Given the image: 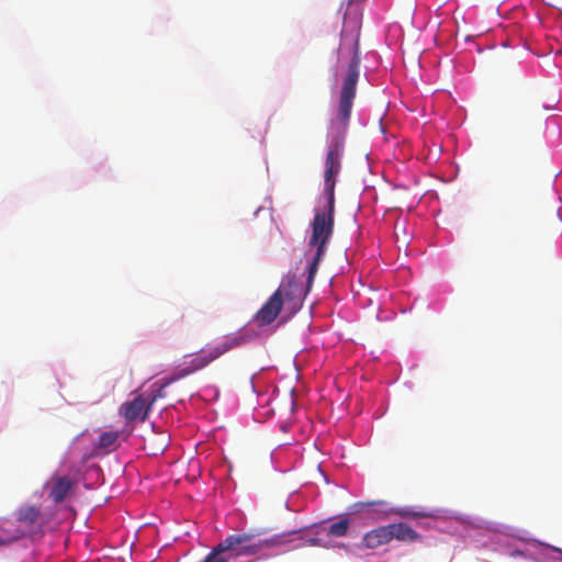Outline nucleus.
I'll list each match as a JSON object with an SVG mask.
<instances>
[{
  "instance_id": "obj_1",
  "label": "nucleus",
  "mask_w": 562,
  "mask_h": 562,
  "mask_svg": "<svg viewBox=\"0 0 562 562\" xmlns=\"http://www.w3.org/2000/svg\"><path fill=\"white\" fill-rule=\"evenodd\" d=\"M360 12L356 9H349L344 15V25L338 47V59H349V61L339 91L337 113L330 122L328 149L325 158L323 191L326 196V203L323 207L315 210V214H324L325 217L334 218L335 215L336 178L341 171L345 134L349 125L360 75Z\"/></svg>"
},
{
  "instance_id": "obj_2",
  "label": "nucleus",
  "mask_w": 562,
  "mask_h": 562,
  "mask_svg": "<svg viewBox=\"0 0 562 562\" xmlns=\"http://www.w3.org/2000/svg\"><path fill=\"white\" fill-rule=\"evenodd\" d=\"M249 340L250 335L245 331H235L217 338L198 352L186 356L184 359L189 360H186L181 368L169 375L165 385H170L180 379L205 369L223 355L247 344Z\"/></svg>"
},
{
  "instance_id": "obj_3",
  "label": "nucleus",
  "mask_w": 562,
  "mask_h": 562,
  "mask_svg": "<svg viewBox=\"0 0 562 562\" xmlns=\"http://www.w3.org/2000/svg\"><path fill=\"white\" fill-rule=\"evenodd\" d=\"M288 536H274L271 538H261L252 532H238L228 535L221 541L228 558L238 557H267L268 552L285 546L290 542Z\"/></svg>"
},
{
  "instance_id": "obj_4",
  "label": "nucleus",
  "mask_w": 562,
  "mask_h": 562,
  "mask_svg": "<svg viewBox=\"0 0 562 562\" xmlns=\"http://www.w3.org/2000/svg\"><path fill=\"white\" fill-rule=\"evenodd\" d=\"M312 234L308 239V246L315 248V254L308 265L306 288L313 284L314 278L318 271V266L326 251L327 244L334 233V218L325 217L324 214H314L311 223Z\"/></svg>"
},
{
  "instance_id": "obj_5",
  "label": "nucleus",
  "mask_w": 562,
  "mask_h": 562,
  "mask_svg": "<svg viewBox=\"0 0 562 562\" xmlns=\"http://www.w3.org/2000/svg\"><path fill=\"white\" fill-rule=\"evenodd\" d=\"M13 521L23 531V538L41 533L47 522L41 508L30 504L22 505L15 510Z\"/></svg>"
},
{
  "instance_id": "obj_6",
  "label": "nucleus",
  "mask_w": 562,
  "mask_h": 562,
  "mask_svg": "<svg viewBox=\"0 0 562 562\" xmlns=\"http://www.w3.org/2000/svg\"><path fill=\"white\" fill-rule=\"evenodd\" d=\"M284 297H290L289 291L282 288L276 290L261 308L255 314L254 322L259 327L272 324L283 307Z\"/></svg>"
},
{
  "instance_id": "obj_7",
  "label": "nucleus",
  "mask_w": 562,
  "mask_h": 562,
  "mask_svg": "<svg viewBox=\"0 0 562 562\" xmlns=\"http://www.w3.org/2000/svg\"><path fill=\"white\" fill-rule=\"evenodd\" d=\"M150 409V404L146 402L143 395H138L132 401L123 403L119 412L126 422L132 423L136 420L145 422Z\"/></svg>"
},
{
  "instance_id": "obj_8",
  "label": "nucleus",
  "mask_w": 562,
  "mask_h": 562,
  "mask_svg": "<svg viewBox=\"0 0 562 562\" xmlns=\"http://www.w3.org/2000/svg\"><path fill=\"white\" fill-rule=\"evenodd\" d=\"M23 539V531L15 526L13 519L0 517V548L9 547Z\"/></svg>"
},
{
  "instance_id": "obj_9",
  "label": "nucleus",
  "mask_w": 562,
  "mask_h": 562,
  "mask_svg": "<svg viewBox=\"0 0 562 562\" xmlns=\"http://www.w3.org/2000/svg\"><path fill=\"white\" fill-rule=\"evenodd\" d=\"M389 542H391V539L387 526L374 528L364 533L361 539V546L367 549H376Z\"/></svg>"
},
{
  "instance_id": "obj_10",
  "label": "nucleus",
  "mask_w": 562,
  "mask_h": 562,
  "mask_svg": "<svg viewBox=\"0 0 562 562\" xmlns=\"http://www.w3.org/2000/svg\"><path fill=\"white\" fill-rule=\"evenodd\" d=\"M74 486L75 482L67 476L53 477L49 497L54 503L59 504L66 499Z\"/></svg>"
},
{
  "instance_id": "obj_11",
  "label": "nucleus",
  "mask_w": 562,
  "mask_h": 562,
  "mask_svg": "<svg viewBox=\"0 0 562 562\" xmlns=\"http://www.w3.org/2000/svg\"><path fill=\"white\" fill-rule=\"evenodd\" d=\"M386 526L389 529L391 541L393 539L408 542H415L420 540V535L405 522L390 524Z\"/></svg>"
},
{
  "instance_id": "obj_12",
  "label": "nucleus",
  "mask_w": 562,
  "mask_h": 562,
  "mask_svg": "<svg viewBox=\"0 0 562 562\" xmlns=\"http://www.w3.org/2000/svg\"><path fill=\"white\" fill-rule=\"evenodd\" d=\"M350 528V521L347 517L330 524L328 527L318 526L317 533H325L329 538H341L347 536Z\"/></svg>"
},
{
  "instance_id": "obj_13",
  "label": "nucleus",
  "mask_w": 562,
  "mask_h": 562,
  "mask_svg": "<svg viewBox=\"0 0 562 562\" xmlns=\"http://www.w3.org/2000/svg\"><path fill=\"white\" fill-rule=\"evenodd\" d=\"M119 438V431H104L99 436L98 448L106 452L113 451L117 447Z\"/></svg>"
},
{
  "instance_id": "obj_14",
  "label": "nucleus",
  "mask_w": 562,
  "mask_h": 562,
  "mask_svg": "<svg viewBox=\"0 0 562 562\" xmlns=\"http://www.w3.org/2000/svg\"><path fill=\"white\" fill-rule=\"evenodd\" d=\"M226 551L224 550L222 543H217L212 551L205 557V559L202 562H228V555L225 557L224 554Z\"/></svg>"
},
{
  "instance_id": "obj_15",
  "label": "nucleus",
  "mask_w": 562,
  "mask_h": 562,
  "mask_svg": "<svg viewBox=\"0 0 562 562\" xmlns=\"http://www.w3.org/2000/svg\"><path fill=\"white\" fill-rule=\"evenodd\" d=\"M392 513L395 515L402 517V518H420V517H427V514H424L422 512H417L413 509L412 507H402V508H395L392 509Z\"/></svg>"
},
{
  "instance_id": "obj_16",
  "label": "nucleus",
  "mask_w": 562,
  "mask_h": 562,
  "mask_svg": "<svg viewBox=\"0 0 562 562\" xmlns=\"http://www.w3.org/2000/svg\"><path fill=\"white\" fill-rule=\"evenodd\" d=\"M169 379V376H165L164 379L160 380V386L159 389L156 391L155 394H153L150 401L148 402V404H150V406L160 397H165L166 395V392H165V389L168 386V385H165V383L167 382V380Z\"/></svg>"
},
{
  "instance_id": "obj_17",
  "label": "nucleus",
  "mask_w": 562,
  "mask_h": 562,
  "mask_svg": "<svg viewBox=\"0 0 562 562\" xmlns=\"http://www.w3.org/2000/svg\"><path fill=\"white\" fill-rule=\"evenodd\" d=\"M307 543H308L310 546L325 547V544H323L322 539H319V538H310V539L307 540Z\"/></svg>"
},
{
  "instance_id": "obj_18",
  "label": "nucleus",
  "mask_w": 562,
  "mask_h": 562,
  "mask_svg": "<svg viewBox=\"0 0 562 562\" xmlns=\"http://www.w3.org/2000/svg\"><path fill=\"white\" fill-rule=\"evenodd\" d=\"M295 284H296V281H295V277L293 276V277L289 278L288 283H286V288L290 289V288H292Z\"/></svg>"
},
{
  "instance_id": "obj_19",
  "label": "nucleus",
  "mask_w": 562,
  "mask_h": 562,
  "mask_svg": "<svg viewBox=\"0 0 562 562\" xmlns=\"http://www.w3.org/2000/svg\"><path fill=\"white\" fill-rule=\"evenodd\" d=\"M374 504H376V503H375V502L367 503V504H366V506H372V505H374Z\"/></svg>"
}]
</instances>
